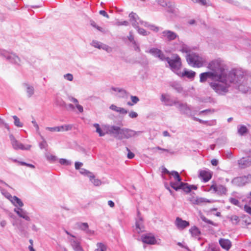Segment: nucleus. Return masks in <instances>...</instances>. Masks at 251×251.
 I'll use <instances>...</instances> for the list:
<instances>
[{
  "label": "nucleus",
  "mask_w": 251,
  "mask_h": 251,
  "mask_svg": "<svg viewBox=\"0 0 251 251\" xmlns=\"http://www.w3.org/2000/svg\"><path fill=\"white\" fill-rule=\"evenodd\" d=\"M170 185L176 191L181 189H183L185 192L188 193L191 190L190 186L188 185L187 183H184L182 182L180 183L170 182Z\"/></svg>",
  "instance_id": "obj_10"
},
{
  "label": "nucleus",
  "mask_w": 251,
  "mask_h": 251,
  "mask_svg": "<svg viewBox=\"0 0 251 251\" xmlns=\"http://www.w3.org/2000/svg\"><path fill=\"white\" fill-rule=\"evenodd\" d=\"M196 72L192 70H189L185 68L183 71H180L177 75V76L180 77H186L187 78H194L196 75Z\"/></svg>",
  "instance_id": "obj_16"
},
{
  "label": "nucleus",
  "mask_w": 251,
  "mask_h": 251,
  "mask_svg": "<svg viewBox=\"0 0 251 251\" xmlns=\"http://www.w3.org/2000/svg\"><path fill=\"white\" fill-rule=\"evenodd\" d=\"M176 225L178 229H183L189 226L188 222L183 220L181 218L177 217L176 220Z\"/></svg>",
  "instance_id": "obj_22"
},
{
  "label": "nucleus",
  "mask_w": 251,
  "mask_h": 251,
  "mask_svg": "<svg viewBox=\"0 0 251 251\" xmlns=\"http://www.w3.org/2000/svg\"><path fill=\"white\" fill-rule=\"evenodd\" d=\"M189 231L191 234L194 236H197L200 234L199 229L196 226L191 227Z\"/></svg>",
  "instance_id": "obj_41"
},
{
  "label": "nucleus",
  "mask_w": 251,
  "mask_h": 251,
  "mask_svg": "<svg viewBox=\"0 0 251 251\" xmlns=\"http://www.w3.org/2000/svg\"><path fill=\"white\" fill-rule=\"evenodd\" d=\"M130 98L131 101H127L126 102L127 105L129 106H133L134 104L138 103L140 100L136 96H130Z\"/></svg>",
  "instance_id": "obj_37"
},
{
  "label": "nucleus",
  "mask_w": 251,
  "mask_h": 251,
  "mask_svg": "<svg viewBox=\"0 0 251 251\" xmlns=\"http://www.w3.org/2000/svg\"><path fill=\"white\" fill-rule=\"evenodd\" d=\"M2 194L4 195V196L8 199L10 201L11 200H12V198H13V196H12L9 193L5 192L4 193L2 191Z\"/></svg>",
  "instance_id": "obj_62"
},
{
  "label": "nucleus",
  "mask_w": 251,
  "mask_h": 251,
  "mask_svg": "<svg viewBox=\"0 0 251 251\" xmlns=\"http://www.w3.org/2000/svg\"><path fill=\"white\" fill-rule=\"evenodd\" d=\"M156 58H158L160 61H167L169 57L166 56L164 52L162 50H161V51L160 52L159 54H158V56Z\"/></svg>",
  "instance_id": "obj_45"
},
{
  "label": "nucleus",
  "mask_w": 251,
  "mask_h": 251,
  "mask_svg": "<svg viewBox=\"0 0 251 251\" xmlns=\"http://www.w3.org/2000/svg\"><path fill=\"white\" fill-rule=\"evenodd\" d=\"M219 242L221 247L226 251H228L231 247V242L228 239L221 238Z\"/></svg>",
  "instance_id": "obj_23"
},
{
  "label": "nucleus",
  "mask_w": 251,
  "mask_h": 251,
  "mask_svg": "<svg viewBox=\"0 0 251 251\" xmlns=\"http://www.w3.org/2000/svg\"><path fill=\"white\" fill-rule=\"evenodd\" d=\"M207 68L211 71L220 75V76L223 78H247L251 76L248 71H244L241 68H233L230 71L225 69L222 66L220 62L217 60L210 61L208 64Z\"/></svg>",
  "instance_id": "obj_1"
},
{
  "label": "nucleus",
  "mask_w": 251,
  "mask_h": 251,
  "mask_svg": "<svg viewBox=\"0 0 251 251\" xmlns=\"http://www.w3.org/2000/svg\"><path fill=\"white\" fill-rule=\"evenodd\" d=\"M229 201L234 205L239 206V201L236 199L231 198L229 199Z\"/></svg>",
  "instance_id": "obj_58"
},
{
  "label": "nucleus",
  "mask_w": 251,
  "mask_h": 251,
  "mask_svg": "<svg viewBox=\"0 0 251 251\" xmlns=\"http://www.w3.org/2000/svg\"><path fill=\"white\" fill-rule=\"evenodd\" d=\"M14 211L20 217H21L27 221H30V218L29 216L28 215V213L25 210L22 208V207L15 208L14 209Z\"/></svg>",
  "instance_id": "obj_18"
},
{
  "label": "nucleus",
  "mask_w": 251,
  "mask_h": 251,
  "mask_svg": "<svg viewBox=\"0 0 251 251\" xmlns=\"http://www.w3.org/2000/svg\"><path fill=\"white\" fill-rule=\"evenodd\" d=\"M161 50L159 49L156 48H151L148 51H146V52L150 53L154 57L156 58L158 56V54H159Z\"/></svg>",
  "instance_id": "obj_35"
},
{
  "label": "nucleus",
  "mask_w": 251,
  "mask_h": 251,
  "mask_svg": "<svg viewBox=\"0 0 251 251\" xmlns=\"http://www.w3.org/2000/svg\"><path fill=\"white\" fill-rule=\"evenodd\" d=\"M230 79H213L210 82V85L215 91L219 94H224L227 92Z\"/></svg>",
  "instance_id": "obj_3"
},
{
  "label": "nucleus",
  "mask_w": 251,
  "mask_h": 251,
  "mask_svg": "<svg viewBox=\"0 0 251 251\" xmlns=\"http://www.w3.org/2000/svg\"><path fill=\"white\" fill-rule=\"evenodd\" d=\"M90 24H91V25L93 27H95V28H97L98 30H99V31H102V29H102V27H100V26H98V25H97V24H96V23L95 22V21H92H92H90Z\"/></svg>",
  "instance_id": "obj_55"
},
{
  "label": "nucleus",
  "mask_w": 251,
  "mask_h": 251,
  "mask_svg": "<svg viewBox=\"0 0 251 251\" xmlns=\"http://www.w3.org/2000/svg\"><path fill=\"white\" fill-rule=\"evenodd\" d=\"M88 177L90 181L96 186H99L101 184V181L98 178H96L95 176L90 172H88Z\"/></svg>",
  "instance_id": "obj_26"
},
{
  "label": "nucleus",
  "mask_w": 251,
  "mask_h": 251,
  "mask_svg": "<svg viewBox=\"0 0 251 251\" xmlns=\"http://www.w3.org/2000/svg\"><path fill=\"white\" fill-rule=\"evenodd\" d=\"M0 56L4 57L7 61L13 64L20 65L21 59L15 53L9 52L6 50L0 49Z\"/></svg>",
  "instance_id": "obj_6"
},
{
  "label": "nucleus",
  "mask_w": 251,
  "mask_h": 251,
  "mask_svg": "<svg viewBox=\"0 0 251 251\" xmlns=\"http://www.w3.org/2000/svg\"><path fill=\"white\" fill-rule=\"evenodd\" d=\"M107 246L103 243L98 242L96 245L95 251H106Z\"/></svg>",
  "instance_id": "obj_32"
},
{
  "label": "nucleus",
  "mask_w": 251,
  "mask_h": 251,
  "mask_svg": "<svg viewBox=\"0 0 251 251\" xmlns=\"http://www.w3.org/2000/svg\"><path fill=\"white\" fill-rule=\"evenodd\" d=\"M41 137V138L42 140V141L39 144V147L41 149H46L48 147V144L45 140L44 137L42 136L41 135H40Z\"/></svg>",
  "instance_id": "obj_44"
},
{
  "label": "nucleus",
  "mask_w": 251,
  "mask_h": 251,
  "mask_svg": "<svg viewBox=\"0 0 251 251\" xmlns=\"http://www.w3.org/2000/svg\"><path fill=\"white\" fill-rule=\"evenodd\" d=\"M132 44L133 45V48L135 51H136L137 52H140L141 51L139 45L136 42V41H134V42L132 43Z\"/></svg>",
  "instance_id": "obj_57"
},
{
  "label": "nucleus",
  "mask_w": 251,
  "mask_h": 251,
  "mask_svg": "<svg viewBox=\"0 0 251 251\" xmlns=\"http://www.w3.org/2000/svg\"><path fill=\"white\" fill-rule=\"evenodd\" d=\"M62 106H64L67 110H74L75 107V106L72 104H67L65 103L64 101L62 102V104H61Z\"/></svg>",
  "instance_id": "obj_48"
},
{
  "label": "nucleus",
  "mask_w": 251,
  "mask_h": 251,
  "mask_svg": "<svg viewBox=\"0 0 251 251\" xmlns=\"http://www.w3.org/2000/svg\"><path fill=\"white\" fill-rule=\"evenodd\" d=\"M200 218L203 221L205 222V223H207L209 224H210V225H213L215 226H216V224H214L212 221H211L209 220H208L203 215H202L201 214L200 215Z\"/></svg>",
  "instance_id": "obj_53"
},
{
  "label": "nucleus",
  "mask_w": 251,
  "mask_h": 251,
  "mask_svg": "<svg viewBox=\"0 0 251 251\" xmlns=\"http://www.w3.org/2000/svg\"><path fill=\"white\" fill-rule=\"evenodd\" d=\"M180 51L183 53H192L191 49L186 45H183L180 49Z\"/></svg>",
  "instance_id": "obj_47"
},
{
  "label": "nucleus",
  "mask_w": 251,
  "mask_h": 251,
  "mask_svg": "<svg viewBox=\"0 0 251 251\" xmlns=\"http://www.w3.org/2000/svg\"><path fill=\"white\" fill-rule=\"evenodd\" d=\"M57 127V132H63L68 131L72 128V126L70 125H65Z\"/></svg>",
  "instance_id": "obj_38"
},
{
  "label": "nucleus",
  "mask_w": 251,
  "mask_h": 251,
  "mask_svg": "<svg viewBox=\"0 0 251 251\" xmlns=\"http://www.w3.org/2000/svg\"><path fill=\"white\" fill-rule=\"evenodd\" d=\"M93 126L96 128V131L98 133L100 136H103L106 134V132L103 131L102 129L100 128V126L98 124H94ZM107 132V131H106ZM106 133H107L106 132Z\"/></svg>",
  "instance_id": "obj_36"
},
{
  "label": "nucleus",
  "mask_w": 251,
  "mask_h": 251,
  "mask_svg": "<svg viewBox=\"0 0 251 251\" xmlns=\"http://www.w3.org/2000/svg\"><path fill=\"white\" fill-rule=\"evenodd\" d=\"M157 3L166 8L167 11L171 14L176 13V8L174 2L170 0H156Z\"/></svg>",
  "instance_id": "obj_7"
},
{
  "label": "nucleus",
  "mask_w": 251,
  "mask_h": 251,
  "mask_svg": "<svg viewBox=\"0 0 251 251\" xmlns=\"http://www.w3.org/2000/svg\"><path fill=\"white\" fill-rule=\"evenodd\" d=\"M191 201L193 204L200 205L205 202H211V201L203 198H193L191 200Z\"/></svg>",
  "instance_id": "obj_27"
},
{
  "label": "nucleus",
  "mask_w": 251,
  "mask_h": 251,
  "mask_svg": "<svg viewBox=\"0 0 251 251\" xmlns=\"http://www.w3.org/2000/svg\"><path fill=\"white\" fill-rule=\"evenodd\" d=\"M92 45L94 47L100 49L102 48V44L97 41L93 40L92 42Z\"/></svg>",
  "instance_id": "obj_50"
},
{
  "label": "nucleus",
  "mask_w": 251,
  "mask_h": 251,
  "mask_svg": "<svg viewBox=\"0 0 251 251\" xmlns=\"http://www.w3.org/2000/svg\"><path fill=\"white\" fill-rule=\"evenodd\" d=\"M138 215L139 219L138 220H137L136 222L135 230L137 233H140L141 232L144 231L145 227L143 224L142 219L139 216V215H140L139 211H138Z\"/></svg>",
  "instance_id": "obj_20"
},
{
  "label": "nucleus",
  "mask_w": 251,
  "mask_h": 251,
  "mask_svg": "<svg viewBox=\"0 0 251 251\" xmlns=\"http://www.w3.org/2000/svg\"><path fill=\"white\" fill-rule=\"evenodd\" d=\"M107 130V133L113 135L115 138L118 140L136 137L142 133L141 131H136L127 128H121L115 126H108Z\"/></svg>",
  "instance_id": "obj_2"
},
{
  "label": "nucleus",
  "mask_w": 251,
  "mask_h": 251,
  "mask_svg": "<svg viewBox=\"0 0 251 251\" xmlns=\"http://www.w3.org/2000/svg\"><path fill=\"white\" fill-rule=\"evenodd\" d=\"M128 39L129 41L133 43L134 41H135L134 39V36L132 34V32L131 31H130L129 33V35L127 36Z\"/></svg>",
  "instance_id": "obj_61"
},
{
  "label": "nucleus",
  "mask_w": 251,
  "mask_h": 251,
  "mask_svg": "<svg viewBox=\"0 0 251 251\" xmlns=\"http://www.w3.org/2000/svg\"><path fill=\"white\" fill-rule=\"evenodd\" d=\"M166 62L168 63L170 69L177 75L180 71L182 66L180 56L177 54H173L172 58L169 57Z\"/></svg>",
  "instance_id": "obj_4"
},
{
  "label": "nucleus",
  "mask_w": 251,
  "mask_h": 251,
  "mask_svg": "<svg viewBox=\"0 0 251 251\" xmlns=\"http://www.w3.org/2000/svg\"><path fill=\"white\" fill-rule=\"evenodd\" d=\"M185 57L188 64L193 67L201 68L203 66L204 61L202 57L197 53H188Z\"/></svg>",
  "instance_id": "obj_5"
},
{
  "label": "nucleus",
  "mask_w": 251,
  "mask_h": 251,
  "mask_svg": "<svg viewBox=\"0 0 251 251\" xmlns=\"http://www.w3.org/2000/svg\"><path fill=\"white\" fill-rule=\"evenodd\" d=\"M126 150L128 151L127 157L129 159L133 158L134 156V154L131 152L128 148H126Z\"/></svg>",
  "instance_id": "obj_63"
},
{
  "label": "nucleus",
  "mask_w": 251,
  "mask_h": 251,
  "mask_svg": "<svg viewBox=\"0 0 251 251\" xmlns=\"http://www.w3.org/2000/svg\"><path fill=\"white\" fill-rule=\"evenodd\" d=\"M11 203L15 206L17 207H22L24 206V203L22 201L16 196H13L12 200H11Z\"/></svg>",
  "instance_id": "obj_30"
},
{
  "label": "nucleus",
  "mask_w": 251,
  "mask_h": 251,
  "mask_svg": "<svg viewBox=\"0 0 251 251\" xmlns=\"http://www.w3.org/2000/svg\"><path fill=\"white\" fill-rule=\"evenodd\" d=\"M178 37L176 32L170 30H165L162 32L161 38L167 41L171 42L175 40Z\"/></svg>",
  "instance_id": "obj_9"
},
{
  "label": "nucleus",
  "mask_w": 251,
  "mask_h": 251,
  "mask_svg": "<svg viewBox=\"0 0 251 251\" xmlns=\"http://www.w3.org/2000/svg\"><path fill=\"white\" fill-rule=\"evenodd\" d=\"M9 137L12 146L14 150H30L31 148V145H30L24 146L16 140L13 135H10Z\"/></svg>",
  "instance_id": "obj_8"
},
{
  "label": "nucleus",
  "mask_w": 251,
  "mask_h": 251,
  "mask_svg": "<svg viewBox=\"0 0 251 251\" xmlns=\"http://www.w3.org/2000/svg\"><path fill=\"white\" fill-rule=\"evenodd\" d=\"M210 191L213 190L214 192L217 193L219 195L225 194L226 192V188L222 185H216L213 184L210 186Z\"/></svg>",
  "instance_id": "obj_17"
},
{
  "label": "nucleus",
  "mask_w": 251,
  "mask_h": 251,
  "mask_svg": "<svg viewBox=\"0 0 251 251\" xmlns=\"http://www.w3.org/2000/svg\"><path fill=\"white\" fill-rule=\"evenodd\" d=\"M238 164L241 168H246L251 165V156L243 157L238 161Z\"/></svg>",
  "instance_id": "obj_21"
},
{
  "label": "nucleus",
  "mask_w": 251,
  "mask_h": 251,
  "mask_svg": "<svg viewBox=\"0 0 251 251\" xmlns=\"http://www.w3.org/2000/svg\"><path fill=\"white\" fill-rule=\"evenodd\" d=\"M248 132V129L245 126H241L238 128V132L241 135H243Z\"/></svg>",
  "instance_id": "obj_40"
},
{
  "label": "nucleus",
  "mask_w": 251,
  "mask_h": 251,
  "mask_svg": "<svg viewBox=\"0 0 251 251\" xmlns=\"http://www.w3.org/2000/svg\"><path fill=\"white\" fill-rule=\"evenodd\" d=\"M77 227L81 230L86 231L89 228L88 224L87 223H79L77 224Z\"/></svg>",
  "instance_id": "obj_39"
},
{
  "label": "nucleus",
  "mask_w": 251,
  "mask_h": 251,
  "mask_svg": "<svg viewBox=\"0 0 251 251\" xmlns=\"http://www.w3.org/2000/svg\"><path fill=\"white\" fill-rule=\"evenodd\" d=\"M128 116L131 119H135L138 116V114L135 111H130L128 113Z\"/></svg>",
  "instance_id": "obj_56"
},
{
  "label": "nucleus",
  "mask_w": 251,
  "mask_h": 251,
  "mask_svg": "<svg viewBox=\"0 0 251 251\" xmlns=\"http://www.w3.org/2000/svg\"><path fill=\"white\" fill-rule=\"evenodd\" d=\"M195 3H199L201 5L205 6L207 4L206 0H191Z\"/></svg>",
  "instance_id": "obj_54"
},
{
  "label": "nucleus",
  "mask_w": 251,
  "mask_h": 251,
  "mask_svg": "<svg viewBox=\"0 0 251 251\" xmlns=\"http://www.w3.org/2000/svg\"><path fill=\"white\" fill-rule=\"evenodd\" d=\"M68 99L69 100H70L71 101H72L73 102H74L75 103V107L77 109V110H78V111L80 113H82L83 112V106L78 103V101L76 99H75L74 97H72L71 96H69Z\"/></svg>",
  "instance_id": "obj_29"
},
{
  "label": "nucleus",
  "mask_w": 251,
  "mask_h": 251,
  "mask_svg": "<svg viewBox=\"0 0 251 251\" xmlns=\"http://www.w3.org/2000/svg\"><path fill=\"white\" fill-rule=\"evenodd\" d=\"M224 1H226L228 3L233 4L236 6H239L240 5V3L238 1L234 0H223Z\"/></svg>",
  "instance_id": "obj_51"
},
{
  "label": "nucleus",
  "mask_w": 251,
  "mask_h": 251,
  "mask_svg": "<svg viewBox=\"0 0 251 251\" xmlns=\"http://www.w3.org/2000/svg\"><path fill=\"white\" fill-rule=\"evenodd\" d=\"M224 78L220 76V75L217 74L216 72L212 71L201 73L200 75V78ZM225 78H227L225 77ZM228 78H230L228 77Z\"/></svg>",
  "instance_id": "obj_13"
},
{
  "label": "nucleus",
  "mask_w": 251,
  "mask_h": 251,
  "mask_svg": "<svg viewBox=\"0 0 251 251\" xmlns=\"http://www.w3.org/2000/svg\"><path fill=\"white\" fill-rule=\"evenodd\" d=\"M249 178H251V176L238 177L233 179L232 183L235 186H242L249 182Z\"/></svg>",
  "instance_id": "obj_11"
},
{
  "label": "nucleus",
  "mask_w": 251,
  "mask_h": 251,
  "mask_svg": "<svg viewBox=\"0 0 251 251\" xmlns=\"http://www.w3.org/2000/svg\"><path fill=\"white\" fill-rule=\"evenodd\" d=\"M174 104L183 114H188L191 112L190 108L185 103H182L180 102H174Z\"/></svg>",
  "instance_id": "obj_14"
},
{
  "label": "nucleus",
  "mask_w": 251,
  "mask_h": 251,
  "mask_svg": "<svg viewBox=\"0 0 251 251\" xmlns=\"http://www.w3.org/2000/svg\"><path fill=\"white\" fill-rule=\"evenodd\" d=\"M161 101L164 102V104L167 105H172L174 104L170 101V96L168 95L162 94L161 97Z\"/></svg>",
  "instance_id": "obj_34"
},
{
  "label": "nucleus",
  "mask_w": 251,
  "mask_h": 251,
  "mask_svg": "<svg viewBox=\"0 0 251 251\" xmlns=\"http://www.w3.org/2000/svg\"><path fill=\"white\" fill-rule=\"evenodd\" d=\"M59 162L61 164L67 166L70 165L71 164V162L70 161L63 158L60 159Z\"/></svg>",
  "instance_id": "obj_52"
},
{
  "label": "nucleus",
  "mask_w": 251,
  "mask_h": 251,
  "mask_svg": "<svg viewBox=\"0 0 251 251\" xmlns=\"http://www.w3.org/2000/svg\"><path fill=\"white\" fill-rule=\"evenodd\" d=\"M151 30H152L155 32H157L159 31V30H162V28L159 27L158 26H157L155 25H154L151 24L149 27Z\"/></svg>",
  "instance_id": "obj_49"
},
{
  "label": "nucleus",
  "mask_w": 251,
  "mask_h": 251,
  "mask_svg": "<svg viewBox=\"0 0 251 251\" xmlns=\"http://www.w3.org/2000/svg\"><path fill=\"white\" fill-rule=\"evenodd\" d=\"M139 24H140L142 25H143L145 27H149L150 25V24L147 22L143 21L141 20H139Z\"/></svg>",
  "instance_id": "obj_64"
},
{
  "label": "nucleus",
  "mask_w": 251,
  "mask_h": 251,
  "mask_svg": "<svg viewBox=\"0 0 251 251\" xmlns=\"http://www.w3.org/2000/svg\"><path fill=\"white\" fill-rule=\"evenodd\" d=\"M111 90L114 92L113 94L119 98L127 99L129 96L126 90L120 88L113 87Z\"/></svg>",
  "instance_id": "obj_12"
},
{
  "label": "nucleus",
  "mask_w": 251,
  "mask_h": 251,
  "mask_svg": "<svg viewBox=\"0 0 251 251\" xmlns=\"http://www.w3.org/2000/svg\"><path fill=\"white\" fill-rule=\"evenodd\" d=\"M170 176H173L174 178V180L176 181L175 183H180L181 182V178L177 172L176 171H172L170 173ZM173 183V182H172Z\"/></svg>",
  "instance_id": "obj_33"
},
{
  "label": "nucleus",
  "mask_w": 251,
  "mask_h": 251,
  "mask_svg": "<svg viewBox=\"0 0 251 251\" xmlns=\"http://www.w3.org/2000/svg\"><path fill=\"white\" fill-rule=\"evenodd\" d=\"M136 29L138 33L141 35L143 36H147L150 34L149 32L147 31L145 29L143 28L140 27L139 26H137V28H135Z\"/></svg>",
  "instance_id": "obj_42"
},
{
  "label": "nucleus",
  "mask_w": 251,
  "mask_h": 251,
  "mask_svg": "<svg viewBox=\"0 0 251 251\" xmlns=\"http://www.w3.org/2000/svg\"><path fill=\"white\" fill-rule=\"evenodd\" d=\"M142 241L143 243L150 244L154 245L157 244V241L156 240L154 236L151 234H147L142 235Z\"/></svg>",
  "instance_id": "obj_15"
},
{
  "label": "nucleus",
  "mask_w": 251,
  "mask_h": 251,
  "mask_svg": "<svg viewBox=\"0 0 251 251\" xmlns=\"http://www.w3.org/2000/svg\"><path fill=\"white\" fill-rule=\"evenodd\" d=\"M200 176L202 178L204 181L207 182L211 179V175L209 172L203 170L200 172Z\"/></svg>",
  "instance_id": "obj_28"
},
{
  "label": "nucleus",
  "mask_w": 251,
  "mask_h": 251,
  "mask_svg": "<svg viewBox=\"0 0 251 251\" xmlns=\"http://www.w3.org/2000/svg\"><path fill=\"white\" fill-rule=\"evenodd\" d=\"M71 244L75 251H83L80 243L78 241L75 239L71 240Z\"/></svg>",
  "instance_id": "obj_31"
},
{
  "label": "nucleus",
  "mask_w": 251,
  "mask_h": 251,
  "mask_svg": "<svg viewBox=\"0 0 251 251\" xmlns=\"http://www.w3.org/2000/svg\"><path fill=\"white\" fill-rule=\"evenodd\" d=\"M23 86L25 88L27 97H31L34 93V89L33 86L28 83L23 84Z\"/></svg>",
  "instance_id": "obj_24"
},
{
  "label": "nucleus",
  "mask_w": 251,
  "mask_h": 251,
  "mask_svg": "<svg viewBox=\"0 0 251 251\" xmlns=\"http://www.w3.org/2000/svg\"><path fill=\"white\" fill-rule=\"evenodd\" d=\"M45 156L47 159L51 162H55L57 159L56 156L50 153L46 154Z\"/></svg>",
  "instance_id": "obj_46"
},
{
  "label": "nucleus",
  "mask_w": 251,
  "mask_h": 251,
  "mask_svg": "<svg viewBox=\"0 0 251 251\" xmlns=\"http://www.w3.org/2000/svg\"><path fill=\"white\" fill-rule=\"evenodd\" d=\"M13 118L14 120V125L19 127H22L23 126V124L22 123L20 122L19 118L17 116H13Z\"/></svg>",
  "instance_id": "obj_43"
},
{
  "label": "nucleus",
  "mask_w": 251,
  "mask_h": 251,
  "mask_svg": "<svg viewBox=\"0 0 251 251\" xmlns=\"http://www.w3.org/2000/svg\"><path fill=\"white\" fill-rule=\"evenodd\" d=\"M31 122L33 124V126L35 127L37 132L40 135L41 134L39 132V127L37 123L35 120H33Z\"/></svg>",
  "instance_id": "obj_59"
},
{
  "label": "nucleus",
  "mask_w": 251,
  "mask_h": 251,
  "mask_svg": "<svg viewBox=\"0 0 251 251\" xmlns=\"http://www.w3.org/2000/svg\"><path fill=\"white\" fill-rule=\"evenodd\" d=\"M109 108L112 110L122 115L126 114L128 113V111L126 109L123 107L117 106L114 104L111 105L109 107Z\"/></svg>",
  "instance_id": "obj_25"
},
{
  "label": "nucleus",
  "mask_w": 251,
  "mask_h": 251,
  "mask_svg": "<svg viewBox=\"0 0 251 251\" xmlns=\"http://www.w3.org/2000/svg\"><path fill=\"white\" fill-rule=\"evenodd\" d=\"M129 21L131 23L132 25L134 28H137L139 24V17L138 15L134 13L133 12H131L129 14Z\"/></svg>",
  "instance_id": "obj_19"
},
{
  "label": "nucleus",
  "mask_w": 251,
  "mask_h": 251,
  "mask_svg": "<svg viewBox=\"0 0 251 251\" xmlns=\"http://www.w3.org/2000/svg\"><path fill=\"white\" fill-rule=\"evenodd\" d=\"M46 130L51 132H57V127H47Z\"/></svg>",
  "instance_id": "obj_60"
}]
</instances>
